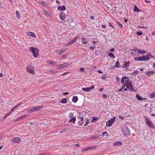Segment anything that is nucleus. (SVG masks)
<instances>
[{
    "label": "nucleus",
    "mask_w": 155,
    "mask_h": 155,
    "mask_svg": "<svg viewBox=\"0 0 155 155\" xmlns=\"http://www.w3.org/2000/svg\"><path fill=\"white\" fill-rule=\"evenodd\" d=\"M151 56V54L150 53L148 54V55L145 56L143 55L142 57H140L137 58H134V60H138L139 61H148L150 60L149 56Z\"/></svg>",
    "instance_id": "1"
},
{
    "label": "nucleus",
    "mask_w": 155,
    "mask_h": 155,
    "mask_svg": "<svg viewBox=\"0 0 155 155\" xmlns=\"http://www.w3.org/2000/svg\"><path fill=\"white\" fill-rule=\"evenodd\" d=\"M43 107V106H34L31 107V108L28 110L29 113L35 112L40 110Z\"/></svg>",
    "instance_id": "2"
},
{
    "label": "nucleus",
    "mask_w": 155,
    "mask_h": 155,
    "mask_svg": "<svg viewBox=\"0 0 155 155\" xmlns=\"http://www.w3.org/2000/svg\"><path fill=\"white\" fill-rule=\"evenodd\" d=\"M29 51L33 53V54L35 58H36L38 56L39 51L36 48L30 47L29 48Z\"/></svg>",
    "instance_id": "3"
},
{
    "label": "nucleus",
    "mask_w": 155,
    "mask_h": 155,
    "mask_svg": "<svg viewBox=\"0 0 155 155\" xmlns=\"http://www.w3.org/2000/svg\"><path fill=\"white\" fill-rule=\"evenodd\" d=\"M144 118L146 122V123L150 127L152 128H155V126L153 123L148 118L147 116H144Z\"/></svg>",
    "instance_id": "4"
},
{
    "label": "nucleus",
    "mask_w": 155,
    "mask_h": 155,
    "mask_svg": "<svg viewBox=\"0 0 155 155\" xmlns=\"http://www.w3.org/2000/svg\"><path fill=\"white\" fill-rule=\"evenodd\" d=\"M126 87L127 88L129 89L131 91H133L134 90L133 87L132 86V83L129 79H127L126 82H125Z\"/></svg>",
    "instance_id": "5"
},
{
    "label": "nucleus",
    "mask_w": 155,
    "mask_h": 155,
    "mask_svg": "<svg viewBox=\"0 0 155 155\" xmlns=\"http://www.w3.org/2000/svg\"><path fill=\"white\" fill-rule=\"evenodd\" d=\"M26 70L31 74H35V72L34 68L31 65H28L26 67Z\"/></svg>",
    "instance_id": "6"
},
{
    "label": "nucleus",
    "mask_w": 155,
    "mask_h": 155,
    "mask_svg": "<svg viewBox=\"0 0 155 155\" xmlns=\"http://www.w3.org/2000/svg\"><path fill=\"white\" fill-rule=\"evenodd\" d=\"M116 118V117H114L113 118L110 120L109 121H107L106 124V126L108 127L111 126L113 123L115 122Z\"/></svg>",
    "instance_id": "7"
},
{
    "label": "nucleus",
    "mask_w": 155,
    "mask_h": 155,
    "mask_svg": "<svg viewBox=\"0 0 155 155\" xmlns=\"http://www.w3.org/2000/svg\"><path fill=\"white\" fill-rule=\"evenodd\" d=\"M123 132L124 134L127 136H128L130 135V131L129 129L126 127H123Z\"/></svg>",
    "instance_id": "8"
},
{
    "label": "nucleus",
    "mask_w": 155,
    "mask_h": 155,
    "mask_svg": "<svg viewBox=\"0 0 155 155\" xmlns=\"http://www.w3.org/2000/svg\"><path fill=\"white\" fill-rule=\"evenodd\" d=\"M69 64L67 63H64L61 64H59L58 65L59 69H60L65 68H67L69 66Z\"/></svg>",
    "instance_id": "9"
},
{
    "label": "nucleus",
    "mask_w": 155,
    "mask_h": 155,
    "mask_svg": "<svg viewBox=\"0 0 155 155\" xmlns=\"http://www.w3.org/2000/svg\"><path fill=\"white\" fill-rule=\"evenodd\" d=\"M94 88V86L93 85H92L90 87H87L86 88L82 87L81 89L83 91H86L87 92H89L91 90L93 89Z\"/></svg>",
    "instance_id": "10"
},
{
    "label": "nucleus",
    "mask_w": 155,
    "mask_h": 155,
    "mask_svg": "<svg viewBox=\"0 0 155 155\" xmlns=\"http://www.w3.org/2000/svg\"><path fill=\"white\" fill-rule=\"evenodd\" d=\"M12 141L15 143H19L21 141L20 138L19 137H14L13 139L11 140Z\"/></svg>",
    "instance_id": "11"
},
{
    "label": "nucleus",
    "mask_w": 155,
    "mask_h": 155,
    "mask_svg": "<svg viewBox=\"0 0 155 155\" xmlns=\"http://www.w3.org/2000/svg\"><path fill=\"white\" fill-rule=\"evenodd\" d=\"M113 145L114 147L117 146H121L122 145V143L120 141H117L114 142L113 143Z\"/></svg>",
    "instance_id": "12"
},
{
    "label": "nucleus",
    "mask_w": 155,
    "mask_h": 155,
    "mask_svg": "<svg viewBox=\"0 0 155 155\" xmlns=\"http://www.w3.org/2000/svg\"><path fill=\"white\" fill-rule=\"evenodd\" d=\"M59 18L62 21L64 20L66 18V15L65 13L64 12H61L59 15Z\"/></svg>",
    "instance_id": "13"
},
{
    "label": "nucleus",
    "mask_w": 155,
    "mask_h": 155,
    "mask_svg": "<svg viewBox=\"0 0 155 155\" xmlns=\"http://www.w3.org/2000/svg\"><path fill=\"white\" fill-rule=\"evenodd\" d=\"M154 74H155V71H150L147 72L146 73L147 75L149 76H150L151 75H153Z\"/></svg>",
    "instance_id": "14"
},
{
    "label": "nucleus",
    "mask_w": 155,
    "mask_h": 155,
    "mask_svg": "<svg viewBox=\"0 0 155 155\" xmlns=\"http://www.w3.org/2000/svg\"><path fill=\"white\" fill-rule=\"evenodd\" d=\"M27 35L29 36L32 37H35V34L32 32H28L27 33Z\"/></svg>",
    "instance_id": "15"
},
{
    "label": "nucleus",
    "mask_w": 155,
    "mask_h": 155,
    "mask_svg": "<svg viewBox=\"0 0 155 155\" xmlns=\"http://www.w3.org/2000/svg\"><path fill=\"white\" fill-rule=\"evenodd\" d=\"M135 51H138L137 52L138 54H139L140 53H141V54H143L146 53V51L144 50H141L136 49L134 50Z\"/></svg>",
    "instance_id": "16"
},
{
    "label": "nucleus",
    "mask_w": 155,
    "mask_h": 155,
    "mask_svg": "<svg viewBox=\"0 0 155 155\" xmlns=\"http://www.w3.org/2000/svg\"><path fill=\"white\" fill-rule=\"evenodd\" d=\"M76 120V118L74 117L71 118L70 120L68 121V122L70 123H73L74 124L75 123Z\"/></svg>",
    "instance_id": "17"
},
{
    "label": "nucleus",
    "mask_w": 155,
    "mask_h": 155,
    "mask_svg": "<svg viewBox=\"0 0 155 155\" xmlns=\"http://www.w3.org/2000/svg\"><path fill=\"white\" fill-rule=\"evenodd\" d=\"M127 79H129L128 78H127L126 77H123L121 79V82L122 84H124V81L125 82H126V81H127Z\"/></svg>",
    "instance_id": "18"
},
{
    "label": "nucleus",
    "mask_w": 155,
    "mask_h": 155,
    "mask_svg": "<svg viewBox=\"0 0 155 155\" xmlns=\"http://www.w3.org/2000/svg\"><path fill=\"white\" fill-rule=\"evenodd\" d=\"M78 97L76 96H74L73 97L72 101L74 103H76L78 101Z\"/></svg>",
    "instance_id": "19"
},
{
    "label": "nucleus",
    "mask_w": 155,
    "mask_h": 155,
    "mask_svg": "<svg viewBox=\"0 0 155 155\" xmlns=\"http://www.w3.org/2000/svg\"><path fill=\"white\" fill-rule=\"evenodd\" d=\"M136 97L139 100L143 101V98L139 94H136Z\"/></svg>",
    "instance_id": "20"
},
{
    "label": "nucleus",
    "mask_w": 155,
    "mask_h": 155,
    "mask_svg": "<svg viewBox=\"0 0 155 155\" xmlns=\"http://www.w3.org/2000/svg\"><path fill=\"white\" fill-rule=\"evenodd\" d=\"M134 12H140V11L139 9L137 8V6L136 5H134Z\"/></svg>",
    "instance_id": "21"
},
{
    "label": "nucleus",
    "mask_w": 155,
    "mask_h": 155,
    "mask_svg": "<svg viewBox=\"0 0 155 155\" xmlns=\"http://www.w3.org/2000/svg\"><path fill=\"white\" fill-rule=\"evenodd\" d=\"M149 97L151 98H153L155 97V92L150 93L149 94Z\"/></svg>",
    "instance_id": "22"
},
{
    "label": "nucleus",
    "mask_w": 155,
    "mask_h": 155,
    "mask_svg": "<svg viewBox=\"0 0 155 155\" xmlns=\"http://www.w3.org/2000/svg\"><path fill=\"white\" fill-rule=\"evenodd\" d=\"M65 51V50H57L56 52L57 54H62L63 52Z\"/></svg>",
    "instance_id": "23"
},
{
    "label": "nucleus",
    "mask_w": 155,
    "mask_h": 155,
    "mask_svg": "<svg viewBox=\"0 0 155 155\" xmlns=\"http://www.w3.org/2000/svg\"><path fill=\"white\" fill-rule=\"evenodd\" d=\"M124 62L125 63L124 66H123V68H124V67H125L127 68L129 66V65L130 64V62H129V61H128L127 62Z\"/></svg>",
    "instance_id": "24"
},
{
    "label": "nucleus",
    "mask_w": 155,
    "mask_h": 155,
    "mask_svg": "<svg viewBox=\"0 0 155 155\" xmlns=\"http://www.w3.org/2000/svg\"><path fill=\"white\" fill-rule=\"evenodd\" d=\"M70 26L73 27L76 25V24L74 21H71L70 23Z\"/></svg>",
    "instance_id": "25"
},
{
    "label": "nucleus",
    "mask_w": 155,
    "mask_h": 155,
    "mask_svg": "<svg viewBox=\"0 0 155 155\" xmlns=\"http://www.w3.org/2000/svg\"><path fill=\"white\" fill-rule=\"evenodd\" d=\"M93 147H86L83 149L82 151H87L89 150L90 149H91Z\"/></svg>",
    "instance_id": "26"
},
{
    "label": "nucleus",
    "mask_w": 155,
    "mask_h": 155,
    "mask_svg": "<svg viewBox=\"0 0 155 155\" xmlns=\"http://www.w3.org/2000/svg\"><path fill=\"white\" fill-rule=\"evenodd\" d=\"M99 120V118L97 117H92V123L95 122L96 121H97Z\"/></svg>",
    "instance_id": "27"
},
{
    "label": "nucleus",
    "mask_w": 155,
    "mask_h": 155,
    "mask_svg": "<svg viewBox=\"0 0 155 155\" xmlns=\"http://www.w3.org/2000/svg\"><path fill=\"white\" fill-rule=\"evenodd\" d=\"M58 9L59 10L61 11H64L66 10V8L64 5H63L62 7H58Z\"/></svg>",
    "instance_id": "28"
},
{
    "label": "nucleus",
    "mask_w": 155,
    "mask_h": 155,
    "mask_svg": "<svg viewBox=\"0 0 155 155\" xmlns=\"http://www.w3.org/2000/svg\"><path fill=\"white\" fill-rule=\"evenodd\" d=\"M108 56L110 57H111L112 58H115V56L114 55V54L112 53H109Z\"/></svg>",
    "instance_id": "29"
},
{
    "label": "nucleus",
    "mask_w": 155,
    "mask_h": 155,
    "mask_svg": "<svg viewBox=\"0 0 155 155\" xmlns=\"http://www.w3.org/2000/svg\"><path fill=\"white\" fill-rule=\"evenodd\" d=\"M67 102V100L66 98H64L61 101V103L63 104L66 103Z\"/></svg>",
    "instance_id": "30"
},
{
    "label": "nucleus",
    "mask_w": 155,
    "mask_h": 155,
    "mask_svg": "<svg viewBox=\"0 0 155 155\" xmlns=\"http://www.w3.org/2000/svg\"><path fill=\"white\" fill-rule=\"evenodd\" d=\"M79 71L80 72V73H84L85 72V70L83 68H80Z\"/></svg>",
    "instance_id": "31"
},
{
    "label": "nucleus",
    "mask_w": 155,
    "mask_h": 155,
    "mask_svg": "<svg viewBox=\"0 0 155 155\" xmlns=\"http://www.w3.org/2000/svg\"><path fill=\"white\" fill-rule=\"evenodd\" d=\"M39 3L41 4L44 6H47V5L45 4V3L44 1H40Z\"/></svg>",
    "instance_id": "32"
},
{
    "label": "nucleus",
    "mask_w": 155,
    "mask_h": 155,
    "mask_svg": "<svg viewBox=\"0 0 155 155\" xmlns=\"http://www.w3.org/2000/svg\"><path fill=\"white\" fill-rule=\"evenodd\" d=\"M15 13H16V15L17 18L18 19H19L20 18V14L18 12V11H16V12Z\"/></svg>",
    "instance_id": "33"
},
{
    "label": "nucleus",
    "mask_w": 155,
    "mask_h": 155,
    "mask_svg": "<svg viewBox=\"0 0 155 155\" xmlns=\"http://www.w3.org/2000/svg\"><path fill=\"white\" fill-rule=\"evenodd\" d=\"M68 117L70 118L74 117H73V114L72 113H70L68 115Z\"/></svg>",
    "instance_id": "34"
},
{
    "label": "nucleus",
    "mask_w": 155,
    "mask_h": 155,
    "mask_svg": "<svg viewBox=\"0 0 155 155\" xmlns=\"http://www.w3.org/2000/svg\"><path fill=\"white\" fill-rule=\"evenodd\" d=\"M115 66L118 68H120V66L118 61H117L116 62Z\"/></svg>",
    "instance_id": "35"
},
{
    "label": "nucleus",
    "mask_w": 155,
    "mask_h": 155,
    "mask_svg": "<svg viewBox=\"0 0 155 155\" xmlns=\"http://www.w3.org/2000/svg\"><path fill=\"white\" fill-rule=\"evenodd\" d=\"M75 41V39H72L71 41L68 42V45H70L74 42Z\"/></svg>",
    "instance_id": "36"
},
{
    "label": "nucleus",
    "mask_w": 155,
    "mask_h": 155,
    "mask_svg": "<svg viewBox=\"0 0 155 155\" xmlns=\"http://www.w3.org/2000/svg\"><path fill=\"white\" fill-rule=\"evenodd\" d=\"M81 114L80 113H79V118L82 121H83L84 120V118L83 117L81 116Z\"/></svg>",
    "instance_id": "37"
},
{
    "label": "nucleus",
    "mask_w": 155,
    "mask_h": 155,
    "mask_svg": "<svg viewBox=\"0 0 155 155\" xmlns=\"http://www.w3.org/2000/svg\"><path fill=\"white\" fill-rule=\"evenodd\" d=\"M47 63H49L51 64L54 65H56V63L55 62H54L50 61L49 63H48V62H47Z\"/></svg>",
    "instance_id": "38"
},
{
    "label": "nucleus",
    "mask_w": 155,
    "mask_h": 155,
    "mask_svg": "<svg viewBox=\"0 0 155 155\" xmlns=\"http://www.w3.org/2000/svg\"><path fill=\"white\" fill-rule=\"evenodd\" d=\"M25 116V115L24 116H21L20 117H18L17 119H16V120L18 121V120L21 119H22L23 117H24V116Z\"/></svg>",
    "instance_id": "39"
},
{
    "label": "nucleus",
    "mask_w": 155,
    "mask_h": 155,
    "mask_svg": "<svg viewBox=\"0 0 155 155\" xmlns=\"http://www.w3.org/2000/svg\"><path fill=\"white\" fill-rule=\"evenodd\" d=\"M44 12L45 13V14L47 15H49L48 12L46 10H44Z\"/></svg>",
    "instance_id": "40"
},
{
    "label": "nucleus",
    "mask_w": 155,
    "mask_h": 155,
    "mask_svg": "<svg viewBox=\"0 0 155 155\" xmlns=\"http://www.w3.org/2000/svg\"><path fill=\"white\" fill-rule=\"evenodd\" d=\"M137 35H140L142 34L143 33L141 31H140L137 32Z\"/></svg>",
    "instance_id": "41"
},
{
    "label": "nucleus",
    "mask_w": 155,
    "mask_h": 155,
    "mask_svg": "<svg viewBox=\"0 0 155 155\" xmlns=\"http://www.w3.org/2000/svg\"><path fill=\"white\" fill-rule=\"evenodd\" d=\"M117 23L118 25L120 26V27L122 28L123 27V25L120 23L119 22H117Z\"/></svg>",
    "instance_id": "42"
},
{
    "label": "nucleus",
    "mask_w": 155,
    "mask_h": 155,
    "mask_svg": "<svg viewBox=\"0 0 155 155\" xmlns=\"http://www.w3.org/2000/svg\"><path fill=\"white\" fill-rule=\"evenodd\" d=\"M107 131H104V132H103L102 133V135L104 136L105 135L107 134Z\"/></svg>",
    "instance_id": "43"
},
{
    "label": "nucleus",
    "mask_w": 155,
    "mask_h": 155,
    "mask_svg": "<svg viewBox=\"0 0 155 155\" xmlns=\"http://www.w3.org/2000/svg\"><path fill=\"white\" fill-rule=\"evenodd\" d=\"M15 110V109H14V108H13L11 110V111L9 112V114H10L12 113L13 111H14V110Z\"/></svg>",
    "instance_id": "44"
},
{
    "label": "nucleus",
    "mask_w": 155,
    "mask_h": 155,
    "mask_svg": "<svg viewBox=\"0 0 155 155\" xmlns=\"http://www.w3.org/2000/svg\"><path fill=\"white\" fill-rule=\"evenodd\" d=\"M95 48V46L92 47V46H90V48L91 49V50H94V48Z\"/></svg>",
    "instance_id": "45"
},
{
    "label": "nucleus",
    "mask_w": 155,
    "mask_h": 155,
    "mask_svg": "<svg viewBox=\"0 0 155 155\" xmlns=\"http://www.w3.org/2000/svg\"><path fill=\"white\" fill-rule=\"evenodd\" d=\"M66 131V130L65 129H63L60 132V133H62L64 132H65Z\"/></svg>",
    "instance_id": "46"
},
{
    "label": "nucleus",
    "mask_w": 155,
    "mask_h": 155,
    "mask_svg": "<svg viewBox=\"0 0 155 155\" xmlns=\"http://www.w3.org/2000/svg\"><path fill=\"white\" fill-rule=\"evenodd\" d=\"M119 117L122 120H123L124 118V117H123V116H122L121 115H119Z\"/></svg>",
    "instance_id": "47"
},
{
    "label": "nucleus",
    "mask_w": 155,
    "mask_h": 155,
    "mask_svg": "<svg viewBox=\"0 0 155 155\" xmlns=\"http://www.w3.org/2000/svg\"><path fill=\"white\" fill-rule=\"evenodd\" d=\"M102 96L104 98H107V95L105 94H103Z\"/></svg>",
    "instance_id": "48"
},
{
    "label": "nucleus",
    "mask_w": 155,
    "mask_h": 155,
    "mask_svg": "<svg viewBox=\"0 0 155 155\" xmlns=\"http://www.w3.org/2000/svg\"><path fill=\"white\" fill-rule=\"evenodd\" d=\"M39 155H47V154L46 153H43L39 154Z\"/></svg>",
    "instance_id": "49"
},
{
    "label": "nucleus",
    "mask_w": 155,
    "mask_h": 155,
    "mask_svg": "<svg viewBox=\"0 0 155 155\" xmlns=\"http://www.w3.org/2000/svg\"><path fill=\"white\" fill-rule=\"evenodd\" d=\"M89 123V121H88V120H87V121L86 122L85 124L84 125V126L85 127V126H86Z\"/></svg>",
    "instance_id": "50"
},
{
    "label": "nucleus",
    "mask_w": 155,
    "mask_h": 155,
    "mask_svg": "<svg viewBox=\"0 0 155 155\" xmlns=\"http://www.w3.org/2000/svg\"><path fill=\"white\" fill-rule=\"evenodd\" d=\"M109 25L110 27H112L113 28H114V27L113 26L110 22H109Z\"/></svg>",
    "instance_id": "51"
},
{
    "label": "nucleus",
    "mask_w": 155,
    "mask_h": 155,
    "mask_svg": "<svg viewBox=\"0 0 155 155\" xmlns=\"http://www.w3.org/2000/svg\"><path fill=\"white\" fill-rule=\"evenodd\" d=\"M19 107V105L18 104L16 105H15L13 108L15 109L18 107Z\"/></svg>",
    "instance_id": "52"
},
{
    "label": "nucleus",
    "mask_w": 155,
    "mask_h": 155,
    "mask_svg": "<svg viewBox=\"0 0 155 155\" xmlns=\"http://www.w3.org/2000/svg\"><path fill=\"white\" fill-rule=\"evenodd\" d=\"M114 48H112L111 49H110V50L109 51H111V52H114Z\"/></svg>",
    "instance_id": "53"
},
{
    "label": "nucleus",
    "mask_w": 155,
    "mask_h": 155,
    "mask_svg": "<svg viewBox=\"0 0 155 155\" xmlns=\"http://www.w3.org/2000/svg\"><path fill=\"white\" fill-rule=\"evenodd\" d=\"M139 71H134V72L133 73H132L133 74H134V73H135L136 74H137L138 73Z\"/></svg>",
    "instance_id": "54"
},
{
    "label": "nucleus",
    "mask_w": 155,
    "mask_h": 155,
    "mask_svg": "<svg viewBox=\"0 0 155 155\" xmlns=\"http://www.w3.org/2000/svg\"><path fill=\"white\" fill-rule=\"evenodd\" d=\"M126 86V84L125 83H124V85L122 86V88L123 89H124L125 87Z\"/></svg>",
    "instance_id": "55"
},
{
    "label": "nucleus",
    "mask_w": 155,
    "mask_h": 155,
    "mask_svg": "<svg viewBox=\"0 0 155 155\" xmlns=\"http://www.w3.org/2000/svg\"><path fill=\"white\" fill-rule=\"evenodd\" d=\"M0 60H1L2 61V62L3 61V60L2 58L1 55H0Z\"/></svg>",
    "instance_id": "56"
},
{
    "label": "nucleus",
    "mask_w": 155,
    "mask_h": 155,
    "mask_svg": "<svg viewBox=\"0 0 155 155\" xmlns=\"http://www.w3.org/2000/svg\"><path fill=\"white\" fill-rule=\"evenodd\" d=\"M145 2L147 3H150V1H147L146 0H145Z\"/></svg>",
    "instance_id": "57"
},
{
    "label": "nucleus",
    "mask_w": 155,
    "mask_h": 155,
    "mask_svg": "<svg viewBox=\"0 0 155 155\" xmlns=\"http://www.w3.org/2000/svg\"><path fill=\"white\" fill-rule=\"evenodd\" d=\"M68 94H69V93L68 92H66L64 93V95H68Z\"/></svg>",
    "instance_id": "58"
},
{
    "label": "nucleus",
    "mask_w": 155,
    "mask_h": 155,
    "mask_svg": "<svg viewBox=\"0 0 155 155\" xmlns=\"http://www.w3.org/2000/svg\"><path fill=\"white\" fill-rule=\"evenodd\" d=\"M49 72L51 73H53L54 72L53 70H50L49 71Z\"/></svg>",
    "instance_id": "59"
},
{
    "label": "nucleus",
    "mask_w": 155,
    "mask_h": 155,
    "mask_svg": "<svg viewBox=\"0 0 155 155\" xmlns=\"http://www.w3.org/2000/svg\"><path fill=\"white\" fill-rule=\"evenodd\" d=\"M116 80H117V81H119V77H117L116 78Z\"/></svg>",
    "instance_id": "60"
},
{
    "label": "nucleus",
    "mask_w": 155,
    "mask_h": 155,
    "mask_svg": "<svg viewBox=\"0 0 155 155\" xmlns=\"http://www.w3.org/2000/svg\"><path fill=\"white\" fill-rule=\"evenodd\" d=\"M9 114V113H7V114H6L5 115V117H7L9 114Z\"/></svg>",
    "instance_id": "61"
},
{
    "label": "nucleus",
    "mask_w": 155,
    "mask_h": 155,
    "mask_svg": "<svg viewBox=\"0 0 155 155\" xmlns=\"http://www.w3.org/2000/svg\"><path fill=\"white\" fill-rule=\"evenodd\" d=\"M97 72L99 73H102L103 72L102 71H101L100 70H98L97 71Z\"/></svg>",
    "instance_id": "62"
},
{
    "label": "nucleus",
    "mask_w": 155,
    "mask_h": 155,
    "mask_svg": "<svg viewBox=\"0 0 155 155\" xmlns=\"http://www.w3.org/2000/svg\"><path fill=\"white\" fill-rule=\"evenodd\" d=\"M104 89V88H102L101 89H99V91H102Z\"/></svg>",
    "instance_id": "63"
},
{
    "label": "nucleus",
    "mask_w": 155,
    "mask_h": 155,
    "mask_svg": "<svg viewBox=\"0 0 155 155\" xmlns=\"http://www.w3.org/2000/svg\"><path fill=\"white\" fill-rule=\"evenodd\" d=\"M152 35H155V31H153L152 32Z\"/></svg>",
    "instance_id": "64"
}]
</instances>
